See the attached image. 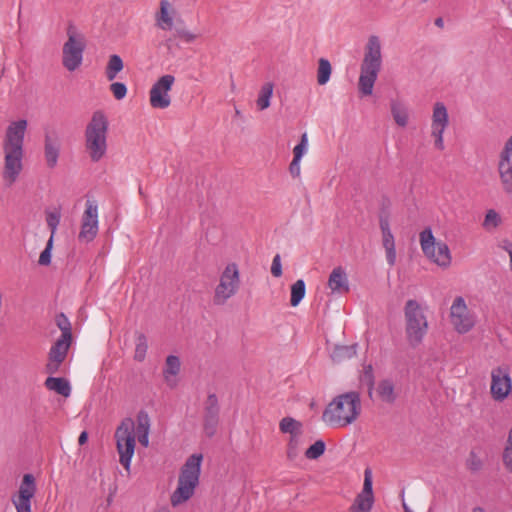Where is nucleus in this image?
<instances>
[{"mask_svg":"<svg viewBox=\"0 0 512 512\" xmlns=\"http://www.w3.org/2000/svg\"><path fill=\"white\" fill-rule=\"evenodd\" d=\"M405 337L409 346L416 348L422 344L429 330V323L422 305L413 299L404 306Z\"/></svg>","mask_w":512,"mask_h":512,"instance_id":"obj_6","label":"nucleus"},{"mask_svg":"<svg viewBox=\"0 0 512 512\" xmlns=\"http://www.w3.org/2000/svg\"><path fill=\"white\" fill-rule=\"evenodd\" d=\"M60 138L55 132H48L45 135L44 156L46 164L49 168L57 165L60 152Z\"/></svg>","mask_w":512,"mask_h":512,"instance_id":"obj_25","label":"nucleus"},{"mask_svg":"<svg viewBox=\"0 0 512 512\" xmlns=\"http://www.w3.org/2000/svg\"><path fill=\"white\" fill-rule=\"evenodd\" d=\"M448 317L452 329L459 335L470 333L478 323L477 314L468 307L462 296L453 299Z\"/></svg>","mask_w":512,"mask_h":512,"instance_id":"obj_10","label":"nucleus"},{"mask_svg":"<svg viewBox=\"0 0 512 512\" xmlns=\"http://www.w3.org/2000/svg\"><path fill=\"white\" fill-rule=\"evenodd\" d=\"M53 241H54V239H52V237H50L48 239L45 249L41 252V254L39 256L38 262L40 265L46 266V265L50 264L51 250L53 248Z\"/></svg>","mask_w":512,"mask_h":512,"instance_id":"obj_43","label":"nucleus"},{"mask_svg":"<svg viewBox=\"0 0 512 512\" xmlns=\"http://www.w3.org/2000/svg\"><path fill=\"white\" fill-rule=\"evenodd\" d=\"M60 219H61V212L59 209H53L51 211L46 212V223H47L48 228L51 231L50 237H52V239H54V236L57 231V227L60 223Z\"/></svg>","mask_w":512,"mask_h":512,"instance_id":"obj_36","label":"nucleus"},{"mask_svg":"<svg viewBox=\"0 0 512 512\" xmlns=\"http://www.w3.org/2000/svg\"><path fill=\"white\" fill-rule=\"evenodd\" d=\"M380 230L382 236V246L385 250L386 261L389 266H394L396 263V247H395V239L390 229V224L388 219L382 218L380 219Z\"/></svg>","mask_w":512,"mask_h":512,"instance_id":"obj_22","label":"nucleus"},{"mask_svg":"<svg viewBox=\"0 0 512 512\" xmlns=\"http://www.w3.org/2000/svg\"><path fill=\"white\" fill-rule=\"evenodd\" d=\"M86 48V39L75 26L67 28V40L62 47V65L69 71H76L83 62V53Z\"/></svg>","mask_w":512,"mask_h":512,"instance_id":"obj_9","label":"nucleus"},{"mask_svg":"<svg viewBox=\"0 0 512 512\" xmlns=\"http://www.w3.org/2000/svg\"><path fill=\"white\" fill-rule=\"evenodd\" d=\"M325 451V443L321 440L316 441L312 444L305 452V456L308 459H317Z\"/></svg>","mask_w":512,"mask_h":512,"instance_id":"obj_41","label":"nucleus"},{"mask_svg":"<svg viewBox=\"0 0 512 512\" xmlns=\"http://www.w3.org/2000/svg\"><path fill=\"white\" fill-rule=\"evenodd\" d=\"M372 472L370 469L364 471V483L361 492L356 496L354 503L350 506V512H370L374 503Z\"/></svg>","mask_w":512,"mask_h":512,"instance_id":"obj_17","label":"nucleus"},{"mask_svg":"<svg viewBox=\"0 0 512 512\" xmlns=\"http://www.w3.org/2000/svg\"><path fill=\"white\" fill-rule=\"evenodd\" d=\"M308 149V137L307 134H303L301 136L300 143L297 144L293 149L294 159L301 160L303 155L307 152Z\"/></svg>","mask_w":512,"mask_h":512,"instance_id":"obj_42","label":"nucleus"},{"mask_svg":"<svg viewBox=\"0 0 512 512\" xmlns=\"http://www.w3.org/2000/svg\"><path fill=\"white\" fill-rule=\"evenodd\" d=\"M175 83L171 74L161 76L150 88L149 103L154 109H166L171 105L170 91Z\"/></svg>","mask_w":512,"mask_h":512,"instance_id":"obj_13","label":"nucleus"},{"mask_svg":"<svg viewBox=\"0 0 512 512\" xmlns=\"http://www.w3.org/2000/svg\"><path fill=\"white\" fill-rule=\"evenodd\" d=\"M435 25H436V26H438V27H440V28H442V27L444 26V21H443V19H442V18H437V19L435 20Z\"/></svg>","mask_w":512,"mask_h":512,"instance_id":"obj_51","label":"nucleus"},{"mask_svg":"<svg viewBox=\"0 0 512 512\" xmlns=\"http://www.w3.org/2000/svg\"><path fill=\"white\" fill-rule=\"evenodd\" d=\"M150 432V419L147 413L140 412L136 423L131 418H125L115 431L116 448L119 454V462L129 472L131 461L135 453L137 436L139 443L148 447Z\"/></svg>","mask_w":512,"mask_h":512,"instance_id":"obj_2","label":"nucleus"},{"mask_svg":"<svg viewBox=\"0 0 512 512\" xmlns=\"http://www.w3.org/2000/svg\"><path fill=\"white\" fill-rule=\"evenodd\" d=\"M181 371V361L178 356L169 355L165 359V363L162 369L163 380L165 384L170 388L174 389L179 383V375Z\"/></svg>","mask_w":512,"mask_h":512,"instance_id":"obj_23","label":"nucleus"},{"mask_svg":"<svg viewBox=\"0 0 512 512\" xmlns=\"http://www.w3.org/2000/svg\"><path fill=\"white\" fill-rule=\"evenodd\" d=\"M497 170L504 192L512 194V135L499 153Z\"/></svg>","mask_w":512,"mask_h":512,"instance_id":"obj_15","label":"nucleus"},{"mask_svg":"<svg viewBox=\"0 0 512 512\" xmlns=\"http://www.w3.org/2000/svg\"><path fill=\"white\" fill-rule=\"evenodd\" d=\"M28 122L18 119L9 122L2 140L3 168L2 180L12 186L19 179L24 169V139Z\"/></svg>","mask_w":512,"mask_h":512,"instance_id":"obj_1","label":"nucleus"},{"mask_svg":"<svg viewBox=\"0 0 512 512\" xmlns=\"http://www.w3.org/2000/svg\"><path fill=\"white\" fill-rule=\"evenodd\" d=\"M300 162L301 160L293 158L292 162L290 163L289 171L294 178H298L301 174Z\"/></svg>","mask_w":512,"mask_h":512,"instance_id":"obj_46","label":"nucleus"},{"mask_svg":"<svg viewBox=\"0 0 512 512\" xmlns=\"http://www.w3.org/2000/svg\"><path fill=\"white\" fill-rule=\"evenodd\" d=\"M502 460L505 468L512 472V428L510 429L507 441L503 450Z\"/></svg>","mask_w":512,"mask_h":512,"instance_id":"obj_37","label":"nucleus"},{"mask_svg":"<svg viewBox=\"0 0 512 512\" xmlns=\"http://www.w3.org/2000/svg\"><path fill=\"white\" fill-rule=\"evenodd\" d=\"M301 437H302V434H295V435L289 436V440H288V444H287V456L290 459H293L298 455L299 448H300L301 442H302Z\"/></svg>","mask_w":512,"mask_h":512,"instance_id":"obj_39","label":"nucleus"},{"mask_svg":"<svg viewBox=\"0 0 512 512\" xmlns=\"http://www.w3.org/2000/svg\"><path fill=\"white\" fill-rule=\"evenodd\" d=\"M179 37L187 42V43H191L193 42L196 38H197V35L194 34L193 32L191 31H187V30H183L179 33Z\"/></svg>","mask_w":512,"mask_h":512,"instance_id":"obj_47","label":"nucleus"},{"mask_svg":"<svg viewBox=\"0 0 512 512\" xmlns=\"http://www.w3.org/2000/svg\"><path fill=\"white\" fill-rule=\"evenodd\" d=\"M490 395L496 402L505 401L512 393L511 370L508 365H499L490 372Z\"/></svg>","mask_w":512,"mask_h":512,"instance_id":"obj_11","label":"nucleus"},{"mask_svg":"<svg viewBox=\"0 0 512 512\" xmlns=\"http://www.w3.org/2000/svg\"><path fill=\"white\" fill-rule=\"evenodd\" d=\"M419 243L424 256L433 264L447 269L452 264V254L448 245L437 240L430 228L419 234Z\"/></svg>","mask_w":512,"mask_h":512,"instance_id":"obj_8","label":"nucleus"},{"mask_svg":"<svg viewBox=\"0 0 512 512\" xmlns=\"http://www.w3.org/2000/svg\"><path fill=\"white\" fill-rule=\"evenodd\" d=\"M502 224V218L500 214L494 210L490 209L486 212L482 226L486 231H494Z\"/></svg>","mask_w":512,"mask_h":512,"instance_id":"obj_35","label":"nucleus"},{"mask_svg":"<svg viewBox=\"0 0 512 512\" xmlns=\"http://www.w3.org/2000/svg\"><path fill=\"white\" fill-rule=\"evenodd\" d=\"M179 19L175 5L169 0H160L159 9L155 13V25L163 31H171Z\"/></svg>","mask_w":512,"mask_h":512,"instance_id":"obj_19","label":"nucleus"},{"mask_svg":"<svg viewBox=\"0 0 512 512\" xmlns=\"http://www.w3.org/2000/svg\"><path fill=\"white\" fill-rule=\"evenodd\" d=\"M402 505L405 512H413V510L404 501Z\"/></svg>","mask_w":512,"mask_h":512,"instance_id":"obj_52","label":"nucleus"},{"mask_svg":"<svg viewBox=\"0 0 512 512\" xmlns=\"http://www.w3.org/2000/svg\"><path fill=\"white\" fill-rule=\"evenodd\" d=\"M306 294L305 282L302 279L297 280L291 286L290 304L292 307H297L303 300Z\"/></svg>","mask_w":512,"mask_h":512,"instance_id":"obj_33","label":"nucleus"},{"mask_svg":"<svg viewBox=\"0 0 512 512\" xmlns=\"http://www.w3.org/2000/svg\"><path fill=\"white\" fill-rule=\"evenodd\" d=\"M279 430L282 433L295 435L302 434V424L292 417H284L279 422Z\"/></svg>","mask_w":512,"mask_h":512,"instance_id":"obj_32","label":"nucleus"},{"mask_svg":"<svg viewBox=\"0 0 512 512\" xmlns=\"http://www.w3.org/2000/svg\"><path fill=\"white\" fill-rule=\"evenodd\" d=\"M110 91L117 100H122L127 95V87L121 82H113L110 85Z\"/></svg>","mask_w":512,"mask_h":512,"instance_id":"obj_44","label":"nucleus"},{"mask_svg":"<svg viewBox=\"0 0 512 512\" xmlns=\"http://www.w3.org/2000/svg\"><path fill=\"white\" fill-rule=\"evenodd\" d=\"M421 1H422L423 3H426V2H428L429 0H421Z\"/></svg>","mask_w":512,"mask_h":512,"instance_id":"obj_56","label":"nucleus"},{"mask_svg":"<svg viewBox=\"0 0 512 512\" xmlns=\"http://www.w3.org/2000/svg\"><path fill=\"white\" fill-rule=\"evenodd\" d=\"M332 67L330 62L325 58H320L317 69V82L319 85H325L330 80Z\"/></svg>","mask_w":512,"mask_h":512,"instance_id":"obj_34","label":"nucleus"},{"mask_svg":"<svg viewBox=\"0 0 512 512\" xmlns=\"http://www.w3.org/2000/svg\"><path fill=\"white\" fill-rule=\"evenodd\" d=\"M45 387L54 391L63 397H69L71 394V386L67 379L61 377H48L45 380Z\"/></svg>","mask_w":512,"mask_h":512,"instance_id":"obj_28","label":"nucleus"},{"mask_svg":"<svg viewBox=\"0 0 512 512\" xmlns=\"http://www.w3.org/2000/svg\"><path fill=\"white\" fill-rule=\"evenodd\" d=\"M108 120L97 111L93 114L85 130V148L92 162H99L107 153Z\"/></svg>","mask_w":512,"mask_h":512,"instance_id":"obj_5","label":"nucleus"},{"mask_svg":"<svg viewBox=\"0 0 512 512\" xmlns=\"http://www.w3.org/2000/svg\"><path fill=\"white\" fill-rule=\"evenodd\" d=\"M99 229L98 206L95 201L87 200L85 210L81 216L78 240L89 243L95 239Z\"/></svg>","mask_w":512,"mask_h":512,"instance_id":"obj_14","label":"nucleus"},{"mask_svg":"<svg viewBox=\"0 0 512 512\" xmlns=\"http://www.w3.org/2000/svg\"><path fill=\"white\" fill-rule=\"evenodd\" d=\"M218 424L217 412L214 410H209L204 423V431L207 436L211 437L216 432V427Z\"/></svg>","mask_w":512,"mask_h":512,"instance_id":"obj_38","label":"nucleus"},{"mask_svg":"<svg viewBox=\"0 0 512 512\" xmlns=\"http://www.w3.org/2000/svg\"><path fill=\"white\" fill-rule=\"evenodd\" d=\"M271 273L276 278H278L282 275V264H281V257L279 254H276L273 258L272 265H271Z\"/></svg>","mask_w":512,"mask_h":512,"instance_id":"obj_45","label":"nucleus"},{"mask_svg":"<svg viewBox=\"0 0 512 512\" xmlns=\"http://www.w3.org/2000/svg\"><path fill=\"white\" fill-rule=\"evenodd\" d=\"M472 512H486V511L482 507L477 506L472 509Z\"/></svg>","mask_w":512,"mask_h":512,"instance_id":"obj_53","label":"nucleus"},{"mask_svg":"<svg viewBox=\"0 0 512 512\" xmlns=\"http://www.w3.org/2000/svg\"><path fill=\"white\" fill-rule=\"evenodd\" d=\"M71 338L60 337L49 351L48 362L46 364V371L49 374H55L62 362L65 360L68 350L71 346Z\"/></svg>","mask_w":512,"mask_h":512,"instance_id":"obj_18","label":"nucleus"},{"mask_svg":"<svg viewBox=\"0 0 512 512\" xmlns=\"http://www.w3.org/2000/svg\"><path fill=\"white\" fill-rule=\"evenodd\" d=\"M153 512H169V510L165 507H162V508H158V509L154 510Z\"/></svg>","mask_w":512,"mask_h":512,"instance_id":"obj_54","label":"nucleus"},{"mask_svg":"<svg viewBox=\"0 0 512 512\" xmlns=\"http://www.w3.org/2000/svg\"><path fill=\"white\" fill-rule=\"evenodd\" d=\"M362 412V402L357 391H348L332 398L323 413L322 421L332 428H345L354 424Z\"/></svg>","mask_w":512,"mask_h":512,"instance_id":"obj_3","label":"nucleus"},{"mask_svg":"<svg viewBox=\"0 0 512 512\" xmlns=\"http://www.w3.org/2000/svg\"><path fill=\"white\" fill-rule=\"evenodd\" d=\"M390 113L395 124L400 128H406L411 119V112L408 104L400 98L390 100Z\"/></svg>","mask_w":512,"mask_h":512,"instance_id":"obj_24","label":"nucleus"},{"mask_svg":"<svg viewBox=\"0 0 512 512\" xmlns=\"http://www.w3.org/2000/svg\"><path fill=\"white\" fill-rule=\"evenodd\" d=\"M123 68L124 63L121 57L117 54L110 55L105 69L106 78L113 81Z\"/></svg>","mask_w":512,"mask_h":512,"instance_id":"obj_30","label":"nucleus"},{"mask_svg":"<svg viewBox=\"0 0 512 512\" xmlns=\"http://www.w3.org/2000/svg\"><path fill=\"white\" fill-rule=\"evenodd\" d=\"M499 247L505 252H507V254L512 253V241H510L509 239L501 240V242L499 243Z\"/></svg>","mask_w":512,"mask_h":512,"instance_id":"obj_48","label":"nucleus"},{"mask_svg":"<svg viewBox=\"0 0 512 512\" xmlns=\"http://www.w3.org/2000/svg\"><path fill=\"white\" fill-rule=\"evenodd\" d=\"M382 43L377 35H370L364 48V57L361 65L381 69L382 66Z\"/></svg>","mask_w":512,"mask_h":512,"instance_id":"obj_20","label":"nucleus"},{"mask_svg":"<svg viewBox=\"0 0 512 512\" xmlns=\"http://www.w3.org/2000/svg\"><path fill=\"white\" fill-rule=\"evenodd\" d=\"M202 460L201 454H193L181 467L177 486L170 495V504L173 508L184 505L194 496L199 485Z\"/></svg>","mask_w":512,"mask_h":512,"instance_id":"obj_4","label":"nucleus"},{"mask_svg":"<svg viewBox=\"0 0 512 512\" xmlns=\"http://www.w3.org/2000/svg\"><path fill=\"white\" fill-rule=\"evenodd\" d=\"M449 126V114L443 102H435L432 107L430 136L434 147L442 151L444 149V133Z\"/></svg>","mask_w":512,"mask_h":512,"instance_id":"obj_12","label":"nucleus"},{"mask_svg":"<svg viewBox=\"0 0 512 512\" xmlns=\"http://www.w3.org/2000/svg\"><path fill=\"white\" fill-rule=\"evenodd\" d=\"M469 466L472 469L477 470L481 467V462L480 460H477L474 455H471V458L469 460Z\"/></svg>","mask_w":512,"mask_h":512,"instance_id":"obj_49","label":"nucleus"},{"mask_svg":"<svg viewBox=\"0 0 512 512\" xmlns=\"http://www.w3.org/2000/svg\"><path fill=\"white\" fill-rule=\"evenodd\" d=\"M241 286L240 268L237 263H227L221 270L218 283L213 291V303L217 306L225 305L234 297Z\"/></svg>","mask_w":512,"mask_h":512,"instance_id":"obj_7","label":"nucleus"},{"mask_svg":"<svg viewBox=\"0 0 512 512\" xmlns=\"http://www.w3.org/2000/svg\"><path fill=\"white\" fill-rule=\"evenodd\" d=\"M148 352V340L147 337L141 333H135V349L133 358L137 362H143L146 359Z\"/></svg>","mask_w":512,"mask_h":512,"instance_id":"obj_31","label":"nucleus"},{"mask_svg":"<svg viewBox=\"0 0 512 512\" xmlns=\"http://www.w3.org/2000/svg\"><path fill=\"white\" fill-rule=\"evenodd\" d=\"M56 323L62 332L60 337L72 339L71 325L68 318L64 314H60L57 316Z\"/></svg>","mask_w":512,"mask_h":512,"instance_id":"obj_40","label":"nucleus"},{"mask_svg":"<svg viewBox=\"0 0 512 512\" xmlns=\"http://www.w3.org/2000/svg\"><path fill=\"white\" fill-rule=\"evenodd\" d=\"M88 440V434L87 432L83 431L78 438V442L80 445H84Z\"/></svg>","mask_w":512,"mask_h":512,"instance_id":"obj_50","label":"nucleus"},{"mask_svg":"<svg viewBox=\"0 0 512 512\" xmlns=\"http://www.w3.org/2000/svg\"><path fill=\"white\" fill-rule=\"evenodd\" d=\"M274 84L272 82H265L258 92L256 99V106L259 111L266 110L270 107L271 98L273 96Z\"/></svg>","mask_w":512,"mask_h":512,"instance_id":"obj_29","label":"nucleus"},{"mask_svg":"<svg viewBox=\"0 0 512 512\" xmlns=\"http://www.w3.org/2000/svg\"><path fill=\"white\" fill-rule=\"evenodd\" d=\"M36 492L35 478L31 474H25L22 478L19 490L12 496V503L17 512H32L31 500Z\"/></svg>","mask_w":512,"mask_h":512,"instance_id":"obj_16","label":"nucleus"},{"mask_svg":"<svg viewBox=\"0 0 512 512\" xmlns=\"http://www.w3.org/2000/svg\"><path fill=\"white\" fill-rule=\"evenodd\" d=\"M381 69L373 67L360 66V75L358 80V90L363 96H370Z\"/></svg>","mask_w":512,"mask_h":512,"instance_id":"obj_26","label":"nucleus"},{"mask_svg":"<svg viewBox=\"0 0 512 512\" xmlns=\"http://www.w3.org/2000/svg\"><path fill=\"white\" fill-rule=\"evenodd\" d=\"M327 287L330 290V294L334 296L344 295L349 292V279L345 268L337 266L332 269L328 277Z\"/></svg>","mask_w":512,"mask_h":512,"instance_id":"obj_21","label":"nucleus"},{"mask_svg":"<svg viewBox=\"0 0 512 512\" xmlns=\"http://www.w3.org/2000/svg\"><path fill=\"white\" fill-rule=\"evenodd\" d=\"M509 255V268L512 271V252Z\"/></svg>","mask_w":512,"mask_h":512,"instance_id":"obj_55","label":"nucleus"},{"mask_svg":"<svg viewBox=\"0 0 512 512\" xmlns=\"http://www.w3.org/2000/svg\"><path fill=\"white\" fill-rule=\"evenodd\" d=\"M376 392L381 401L388 404L394 403L398 397L394 383L387 379L378 383Z\"/></svg>","mask_w":512,"mask_h":512,"instance_id":"obj_27","label":"nucleus"}]
</instances>
